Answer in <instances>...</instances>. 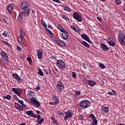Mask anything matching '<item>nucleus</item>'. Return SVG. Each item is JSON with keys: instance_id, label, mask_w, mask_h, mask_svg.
<instances>
[{"instance_id": "20", "label": "nucleus", "mask_w": 125, "mask_h": 125, "mask_svg": "<svg viewBox=\"0 0 125 125\" xmlns=\"http://www.w3.org/2000/svg\"><path fill=\"white\" fill-rule=\"evenodd\" d=\"M68 33H62L61 34V37L63 40H67L68 39V37H69V35H68Z\"/></svg>"}, {"instance_id": "9", "label": "nucleus", "mask_w": 125, "mask_h": 125, "mask_svg": "<svg viewBox=\"0 0 125 125\" xmlns=\"http://www.w3.org/2000/svg\"><path fill=\"white\" fill-rule=\"evenodd\" d=\"M1 55L3 61L5 62L7 61V60H8V57H7V54H6L5 52L2 51L1 52Z\"/></svg>"}, {"instance_id": "43", "label": "nucleus", "mask_w": 125, "mask_h": 125, "mask_svg": "<svg viewBox=\"0 0 125 125\" xmlns=\"http://www.w3.org/2000/svg\"><path fill=\"white\" fill-rule=\"evenodd\" d=\"M22 16H24V14L23 12H21V13L19 14V17H21L22 18Z\"/></svg>"}, {"instance_id": "22", "label": "nucleus", "mask_w": 125, "mask_h": 125, "mask_svg": "<svg viewBox=\"0 0 125 125\" xmlns=\"http://www.w3.org/2000/svg\"><path fill=\"white\" fill-rule=\"evenodd\" d=\"M107 42L109 44L111 45V46H115L116 43H115V42H114L113 41L111 40V38L107 39Z\"/></svg>"}, {"instance_id": "46", "label": "nucleus", "mask_w": 125, "mask_h": 125, "mask_svg": "<svg viewBox=\"0 0 125 125\" xmlns=\"http://www.w3.org/2000/svg\"><path fill=\"white\" fill-rule=\"evenodd\" d=\"M17 49L19 50V51H21V50H22V48L19 46H17Z\"/></svg>"}, {"instance_id": "25", "label": "nucleus", "mask_w": 125, "mask_h": 125, "mask_svg": "<svg viewBox=\"0 0 125 125\" xmlns=\"http://www.w3.org/2000/svg\"><path fill=\"white\" fill-rule=\"evenodd\" d=\"M18 41L19 42L21 43V44H22L24 45V43L23 42L22 38L20 36H19L18 37Z\"/></svg>"}, {"instance_id": "42", "label": "nucleus", "mask_w": 125, "mask_h": 125, "mask_svg": "<svg viewBox=\"0 0 125 125\" xmlns=\"http://www.w3.org/2000/svg\"><path fill=\"white\" fill-rule=\"evenodd\" d=\"M57 28L59 29V30H60V31H61V30H62L63 29V27H62V25H59L57 26Z\"/></svg>"}, {"instance_id": "52", "label": "nucleus", "mask_w": 125, "mask_h": 125, "mask_svg": "<svg viewBox=\"0 0 125 125\" xmlns=\"http://www.w3.org/2000/svg\"><path fill=\"white\" fill-rule=\"evenodd\" d=\"M21 35H22V36H25V32H24V31H22V29H21Z\"/></svg>"}, {"instance_id": "26", "label": "nucleus", "mask_w": 125, "mask_h": 125, "mask_svg": "<svg viewBox=\"0 0 125 125\" xmlns=\"http://www.w3.org/2000/svg\"><path fill=\"white\" fill-rule=\"evenodd\" d=\"M81 43H82V44H83V45H84L86 47H88L89 48V44H88V43H87V42H85V41H82L81 42Z\"/></svg>"}, {"instance_id": "35", "label": "nucleus", "mask_w": 125, "mask_h": 125, "mask_svg": "<svg viewBox=\"0 0 125 125\" xmlns=\"http://www.w3.org/2000/svg\"><path fill=\"white\" fill-rule=\"evenodd\" d=\"M72 77L73 78V79H76V78H77V73H76V72H73Z\"/></svg>"}, {"instance_id": "51", "label": "nucleus", "mask_w": 125, "mask_h": 125, "mask_svg": "<svg viewBox=\"0 0 125 125\" xmlns=\"http://www.w3.org/2000/svg\"><path fill=\"white\" fill-rule=\"evenodd\" d=\"M18 20L19 21H20V22H21V21H22V20H23V19L20 17H18Z\"/></svg>"}, {"instance_id": "34", "label": "nucleus", "mask_w": 125, "mask_h": 125, "mask_svg": "<svg viewBox=\"0 0 125 125\" xmlns=\"http://www.w3.org/2000/svg\"><path fill=\"white\" fill-rule=\"evenodd\" d=\"M99 67L101 68V69H105V68H106V67L105 66V65H104V64H102V63H99Z\"/></svg>"}, {"instance_id": "17", "label": "nucleus", "mask_w": 125, "mask_h": 125, "mask_svg": "<svg viewBox=\"0 0 125 125\" xmlns=\"http://www.w3.org/2000/svg\"><path fill=\"white\" fill-rule=\"evenodd\" d=\"M101 47L104 51H107V50H109V48H108L106 44L103 43L101 44Z\"/></svg>"}, {"instance_id": "61", "label": "nucleus", "mask_w": 125, "mask_h": 125, "mask_svg": "<svg viewBox=\"0 0 125 125\" xmlns=\"http://www.w3.org/2000/svg\"><path fill=\"white\" fill-rule=\"evenodd\" d=\"M51 59H56V57H54V56H52L51 57Z\"/></svg>"}, {"instance_id": "41", "label": "nucleus", "mask_w": 125, "mask_h": 125, "mask_svg": "<svg viewBox=\"0 0 125 125\" xmlns=\"http://www.w3.org/2000/svg\"><path fill=\"white\" fill-rule=\"evenodd\" d=\"M79 120H81V121H83V116L82 115H80L79 116Z\"/></svg>"}, {"instance_id": "37", "label": "nucleus", "mask_w": 125, "mask_h": 125, "mask_svg": "<svg viewBox=\"0 0 125 125\" xmlns=\"http://www.w3.org/2000/svg\"><path fill=\"white\" fill-rule=\"evenodd\" d=\"M115 2H116V4H117L118 5H119V4H121V3H122V1H121L120 0H115Z\"/></svg>"}, {"instance_id": "55", "label": "nucleus", "mask_w": 125, "mask_h": 125, "mask_svg": "<svg viewBox=\"0 0 125 125\" xmlns=\"http://www.w3.org/2000/svg\"><path fill=\"white\" fill-rule=\"evenodd\" d=\"M13 97H14V98L15 99H17V100H18L19 99H18V98L17 97V96L16 95H14V96H13Z\"/></svg>"}, {"instance_id": "59", "label": "nucleus", "mask_w": 125, "mask_h": 125, "mask_svg": "<svg viewBox=\"0 0 125 125\" xmlns=\"http://www.w3.org/2000/svg\"><path fill=\"white\" fill-rule=\"evenodd\" d=\"M37 90H40L41 89V87L40 86L36 87Z\"/></svg>"}, {"instance_id": "62", "label": "nucleus", "mask_w": 125, "mask_h": 125, "mask_svg": "<svg viewBox=\"0 0 125 125\" xmlns=\"http://www.w3.org/2000/svg\"><path fill=\"white\" fill-rule=\"evenodd\" d=\"M51 120H52V121H53V122H54V121H55V118L54 117H51Z\"/></svg>"}, {"instance_id": "47", "label": "nucleus", "mask_w": 125, "mask_h": 125, "mask_svg": "<svg viewBox=\"0 0 125 125\" xmlns=\"http://www.w3.org/2000/svg\"><path fill=\"white\" fill-rule=\"evenodd\" d=\"M75 94L77 95H81V91H77L75 92Z\"/></svg>"}, {"instance_id": "1", "label": "nucleus", "mask_w": 125, "mask_h": 125, "mask_svg": "<svg viewBox=\"0 0 125 125\" xmlns=\"http://www.w3.org/2000/svg\"><path fill=\"white\" fill-rule=\"evenodd\" d=\"M89 105H90V102L87 100H83L80 103V107H82V108H83L84 109L87 108V107H89Z\"/></svg>"}, {"instance_id": "32", "label": "nucleus", "mask_w": 125, "mask_h": 125, "mask_svg": "<svg viewBox=\"0 0 125 125\" xmlns=\"http://www.w3.org/2000/svg\"><path fill=\"white\" fill-rule=\"evenodd\" d=\"M43 122H44V119L41 118V119L38 122L37 125H41V124H42Z\"/></svg>"}, {"instance_id": "6", "label": "nucleus", "mask_w": 125, "mask_h": 125, "mask_svg": "<svg viewBox=\"0 0 125 125\" xmlns=\"http://www.w3.org/2000/svg\"><path fill=\"white\" fill-rule=\"evenodd\" d=\"M29 7V3L26 1H23L20 5V8L22 10H26Z\"/></svg>"}, {"instance_id": "63", "label": "nucleus", "mask_w": 125, "mask_h": 125, "mask_svg": "<svg viewBox=\"0 0 125 125\" xmlns=\"http://www.w3.org/2000/svg\"><path fill=\"white\" fill-rule=\"evenodd\" d=\"M48 28H50V29H52V26H51L50 25H48Z\"/></svg>"}, {"instance_id": "40", "label": "nucleus", "mask_w": 125, "mask_h": 125, "mask_svg": "<svg viewBox=\"0 0 125 125\" xmlns=\"http://www.w3.org/2000/svg\"><path fill=\"white\" fill-rule=\"evenodd\" d=\"M62 18L63 19H65V20H69V18H68L67 16H66L65 15H62Z\"/></svg>"}, {"instance_id": "10", "label": "nucleus", "mask_w": 125, "mask_h": 125, "mask_svg": "<svg viewBox=\"0 0 125 125\" xmlns=\"http://www.w3.org/2000/svg\"><path fill=\"white\" fill-rule=\"evenodd\" d=\"M56 86L57 89H59V90H63L64 89V85L62 83L58 82Z\"/></svg>"}, {"instance_id": "19", "label": "nucleus", "mask_w": 125, "mask_h": 125, "mask_svg": "<svg viewBox=\"0 0 125 125\" xmlns=\"http://www.w3.org/2000/svg\"><path fill=\"white\" fill-rule=\"evenodd\" d=\"M7 9L8 11L9 14H11V13H12V9H13V7L12 6V5H9L7 6Z\"/></svg>"}, {"instance_id": "50", "label": "nucleus", "mask_w": 125, "mask_h": 125, "mask_svg": "<svg viewBox=\"0 0 125 125\" xmlns=\"http://www.w3.org/2000/svg\"><path fill=\"white\" fill-rule=\"evenodd\" d=\"M2 35L4 37H7V32H4V33H2Z\"/></svg>"}, {"instance_id": "60", "label": "nucleus", "mask_w": 125, "mask_h": 125, "mask_svg": "<svg viewBox=\"0 0 125 125\" xmlns=\"http://www.w3.org/2000/svg\"><path fill=\"white\" fill-rule=\"evenodd\" d=\"M49 104L50 105H56V104H54V102H50Z\"/></svg>"}, {"instance_id": "39", "label": "nucleus", "mask_w": 125, "mask_h": 125, "mask_svg": "<svg viewBox=\"0 0 125 125\" xmlns=\"http://www.w3.org/2000/svg\"><path fill=\"white\" fill-rule=\"evenodd\" d=\"M61 32L62 33H63V34H68V32H67V31L65 30L63 28L61 30Z\"/></svg>"}, {"instance_id": "33", "label": "nucleus", "mask_w": 125, "mask_h": 125, "mask_svg": "<svg viewBox=\"0 0 125 125\" xmlns=\"http://www.w3.org/2000/svg\"><path fill=\"white\" fill-rule=\"evenodd\" d=\"M108 94H109V95H115V94H116V91L115 90H112V92H109L108 93Z\"/></svg>"}, {"instance_id": "48", "label": "nucleus", "mask_w": 125, "mask_h": 125, "mask_svg": "<svg viewBox=\"0 0 125 125\" xmlns=\"http://www.w3.org/2000/svg\"><path fill=\"white\" fill-rule=\"evenodd\" d=\"M18 100V103H20V104H21L22 105V104H23V103H24V102H23V101L22 100Z\"/></svg>"}, {"instance_id": "16", "label": "nucleus", "mask_w": 125, "mask_h": 125, "mask_svg": "<svg viewBox=\"0 0 125 125\" xmlns=\"http://www.w3.org/2000/svg\"><path fill=\"white\" fill-rule=\"evenodd\" d=\"M89 118L92 119L93 123L97 125V119H96V118L95 117L94 115H93V114H90Z\"/></svg>"}, {"instance_id": "44", "label": "nucleus", "mask_w": 125, "mask_h": 125, "mask_svg": "<svg viewBox=\"0 0 125 125\" xmlns=\"http://www.w3.org/2000/svg\"><path fill=\"white\" fill-rule=\"evenodd\" d=\"M71 28L72 29V30H74L75 32H77V28H76L75 26H71Z\"/></svg>"}, {"instance_id": "2", "label": "nucleus", "mask_w": 125, "mask_h": 125, "mask_svg": "<svg viewBox=\"0 0 125 125\" xmlns=\"http://www.w3.org/2000/svg\"><path fill=\"white\" fill-rule=\"evenodd\" d=\"M57 66H58L61 70H64L66 67L64 61L62 60H58L57 61Z\"/></svg>"}, {"instance_id": "24", "label": "nucleus", "mask_w": 125, "mask_h": 125, "mask_svg": "<svg viewBox=\"0 0 125 125\" xmlns=\"http://www.w3.org/2000/svg\"><path fill=\"white\" fill-rule=\"evenodd\" d=\"M38 74L40 75V76H41V77H43V72H42V70L40 69V68H38Z\"/></svg>"}, {"instance_id": "21", "label": "nucleus", "mask_w": 125, "mask_h": 125, "mask_svg": "<svg viewBox=\"0 0 125 125\" xmlns=\"http://www.w3.org/2000/svg\"><path fill=\"white\" fill-rule=\"evenodd\" d=\"M87 83L88 85H90V86H94L95 84H96V83L94 81H92L91 80H89L87 81Z\"/></svg>"}, {"instance_id": "28", "label": "nucleus", "mask_w": 125, "mask_h": 125, "mask_svg": "<svg viewBox=\"0 0 125 125\" xmlns=\"http://www.w3.org/2000/svg\"><path fill=\"white\" fill-rule=\"evenodd\" d=\"M102 110L104 111V112H105V113H108V111H109L108 107L105 106L102 108Z\"/></svg>"}, {"instance_id": "53", "label": "nucleus", "mask_w": 125, "mask_h": 125, "mask_svg": "<svg viewBox=\"0 0 125 125\" xmlns=\"http://www.w3.org/2000/svg\"><path fill=\"white\" fill-rule=\"evenodd\" d=\"M53 1H55V2H57L58 3H61V2L59 0H53Z\"/></svg>"}, {"instance_id": "58", "label": "nucleus", "mask_w": 125, "mask_h": 125, "mask_svg": "<svg viewBox=\"0 0 125 125\" xmlns=\"http://www.w3.org/2000/svg\"><path fill=\"white\" fill-rule=\"evenodd\" d=\"M54 124L55 125H58V123H57V121L56 120H55L53 121Z\"/></svg>"}, {"instance_id": "14", "label": "nucleus", "mask_w": 125, "mask_h": 125, "mask_svg": "<svg viewBox=\"0 0 125 125\" xmlns=\"http://www.w3.org/2000/svg\"><path fill=\"white\" fill-rule=\"evenodd\" d=\"M56 42L57 44H58L59 45V46H62V47H65V44L64 42L60 41L58 40H56Z\"/></svg>"}, {"instance_id": "31", "label": "nucleus", "mask_w": 125, "mask_h": 125, "mask_svg": "<svg viewBox=\"0 0 125 125\" xmlns=\"http://www.w3.org/2000/svg\"><path fill=\"white\" fill-rule=\"evenodd\" d=\"M64 9L66 11H69V12H71V9L69 7H67V6H64Z\"/></svg>"}, {"instance_id": "30", "label": "nucleus", "mask_w": 125, "mask_h": 125, "mask_svg": "<svg viewBox=\"0 0 125 125\" xmlns=\"http://www.w3.org/2000/svg\"><path fill=\"white\" fill-rule=\"evenodd\" d=\"M41 23H42V25L43 27H44V28H45V29L47 27V25H46V23H45V22H44V21L42 20Z\"/></svg>"}, {"instance_id": "7", "label": "nucleus", "mask_w": 125, "mask_h": 125, "mask_svg": "<svg viewBox=\"0 0 125 125\" xmlns=\"http://www.w3.org/2000/svg\"><path fill=\"white\" fill-rule=\"evenodd\" d=\"M12 91L15 93V94H17L18 96L20 97V95H21V93H22V89L20 88H13L12 89Z\"/></svg>"}, {"instance_id": "5", "label": "nucleus", "mask_w": 125, "mask_h": 125, "mask_svg": "<svg viewBox=\"0 0 125 125\" xmlns=\"http://www.w3.org/2000/svg\"><path fill=\"white\" fill-rule=\"evenodd\" d=\"M29 100L30 101H31L32 104H33V105H35L36 107H40V106H41V104H40L39 101H38V100L36 99V98L31 97L30 98Z\"/></svg>"}, {"instance_id": "36", "label": "nucleus", "mask_w": 125, "mask_h": 125, "mask_svg": "<svg viewBox=\"0 0 125 125\" xmlns=\"http://www.w3.org/2000/svg\"><path fill=\"white\" fill-rule=\"evenodd\" d=\"M26 59L28 61L29 64L31 65V64H32V59L30 57H27Z\"/></svg>"}, {"instance_id": "38", "label": "nucleus", "mask_w": 125, "mask_h": 125, "mask_svg": "<svg viewBox=\"0 0 125 125\" xmlns=\"http://www.w3.org/2000/svg\"><path fill=\"white\" fill-rule=\"evenodd\" d=\"M31 118H38V115L35 114V113L32 112V114L31 115Z\"/></svg>"}, {"instance_id": "8", "label": "nucleus", "mask_w": 125, "mask_h": 125, "mask_svg": "<svg viewBox=\"0 0 125 125\" xmlns=\"http://www.w3.org/2000/svg\"><path fill=\"white\" fill-rule=\"evenodd\" d=\"M65 116L64 117V120H68V118H72L73 117V113L70 111L68 110L66 112H65Z\"/></svg>"}, {"instance_id": "27", "label": "nucleus", "mask_w": 125, "mask_h": 125, "mask_svg": "<svg viewBox=\"0 0 125 125\" xmlns=\"http://www.w3.org/2000/svg\"><path fill=\"white\" fill-rule=\"evenodd\" d=\"M26 115H28V116H32V114H33V110H29L25 112Z\"/></svg>"}, {"instance_id": "23", "label": "nucleus", "mask_w": 125, "mask_h": 125, "mask_svg": "<svg viewBox=\"0 0 125 125\" xmlns=\"http://www.w3.org/2000/svg\"><path fill=\"white\" fill-rule=\"evenodd\" d=\"M37 53L38 59H42V52L37 50Z\"/></svg>"}, {"instance_id": "18", "label": "nucleus", "mask_w": 125, "mask_h": 125, "mask_svg": "<svg viewBox=\"0 0 125 125\" xmlns=\"http://www.w3.org/2000/svg\"><path fill=\"white\" fill-rule=\"evenodd\" d=\"M30 9H27L26 10L22 11V12L23 13V16H24V17H28L29 16V14H30Z\"/></svg>"}, {"instance_id": "11", "label": "nucleus", "mask_w": 125, "mask_h": 125, "mask_svg": "<svg viewBox=\"0 0 125 125\" xmlns=\"http://www.w3.org/2000/svg\"><path fill=\"white\" fill-rule=\"evenodd\" d=\"M81 38H82V39H83V40H85V41H86V42H89L90 43H91V42L89 40V38H88V36L86 34H82Z\"/></svg>"}, {"instance_id": "15", "label": "nucleus", "mask_w": 125, "mask_h": 125, "mask_svg": "<svg viewBox=\"0 0 125 125\" xmlns=\"http://www.w3.org/2000/svg\"><path fill=\"white\" fill-rule=\"evenodd\" d=\"M52 98L54 101V104L57 105L59 103V97L57 96H53Z\"/></svg>"}, {"instance_id": "54", "label": "nucleus", "mask_w": 125, "mask_h": 125, "mask_svg": "<svg viewBox=\"0 0 125 125\" xmlns=\"http://www.w3.org/2000/svg\"><path fill=\"white\" fill-rule=\"evenodd\" d=\"M58 115H64V113L63 112H58Z\"/></svg>"}, {"instance_id": "12", "label": "nucleus", "mask_w": 125, "mask_h": 125, "mask_svg": "<svg viewBox=\"0 0 125 125\" xmlns=\"http://www.w3.org/2000/svg\"><path fill=\"white\" fill-rule=\"evenodd\" d=\"M15 107L17 110H19V111H23V107H22V106L19 104L18 103H15Z\"/></svg>"}, {"instance_id": "57", "label": "nucleus", "mask_w": 125, "mask_h": 125, "mask_svg": "<svg viewBox=\"0 0 125 125\" xmlns=\"http://www.w3.org/2000/svg\"><path fill=\"white\" fill-rule=\"evenodd\" d=\"M37 119L38 120H41V116L40 115V114L38 115Z\"/></svg>"}, {"instance_id": "56", "label": "nucleus", "mask_w": 125, "mask_h": 125, "mask_svg": "<svg viewBox=\"0 0 125 125\" xmlns=\"http://www.w3.org/2000/svg\"><path fill=\"white\" fill-rule=\"evenodd\" d=\"M4 44H6V45H8V46H9V45H10L8 42H4Z\"/></svg>"}, {"instance_id": "64", "label": "nucleus", "mask_w": 125, "mask_h": 125, "mask_svg": "<svg viewBox=\"0 0 125 125\" xmlns=\"http://www.w3.org/2000/svg\"><path fill=\"white\" fill-rule=\"evenodd\" d=\"M91 125H97L96 123H94V122H93L92 124H90Z\"/></svg>"}, {"instance_id": "4", "label": "nucleus", "mask_w": 125, "mask_h": 125, "mask_svg": "<svg viewBox=\"0 0 125 125\" xmlns=\"http://www.w3.org/2000/svg\"><path fill=\"white\" fill-rule=\"evenodd\" d=\"M73 17L74 19L78 21L79 22H82L83 21V19H82V17H81V15L79 14L78 12H75L73 14Z\"/></svg>"}, {"instance_id": "13", "label": "nucleus", "mask_w": 125, "mask_h": 125, "mask_svg": "<svg viewBox=\"0 0 125 125\" xmlns=\"http://www.w3.org/2000/svg\"><path fill=\"white\" fill-rule=\"evenodd\" d=\"M13 78H14L15 80H17V81L18 82V83H21L22 82V80H21V78L18 76V74H13Z\"/></svg>"}, {"instance_id": "3", "label": "nucleus", "mask_w": 125, "mask_h": 125, "mask_svg": "<svg viewBox=\"0 0 125 125\" xmlns=\"http://www.w3.org/2000/svg\"><path fill=\"white\" fill-rule=\"evenodd\" d=\"M118 40L121 44L125 45V35L120 34L118 36Z\"/></svg>"}, {"instance_id": "29", "label": "nucleus", "mask_w": 125, "mask_h": 125, "mask_svg": "<svg viewBox=\"0 0 125 125\" xmlns=\"http://www.w3.org/2000/svg\"><path fill=\"white\" fill-rule=\"evenodd\" d=\"M45 31L47 33H48V34H49V35H51L52 36H54L53 33H52V32H51V31L49 30V29H47V28H45Z\"/></svg>"}, {"instance_id": "45", "label": "nucleus", "mask_w": 125, "mask_h": 125, "mask_svg": "<svg viewBox=\"0 0 125 125\" xmlns=\"http://www.w3.org/2000/svg\"><path fill=\"white\" fill-rule=\"evenodd\" d=\"M6 99H7L8 100H10V99H11V96H10V95H7L6 96Z\"/></svg>"}, {"instance_id": "49", "label": "nucleus", "mask_w": 125, "mask_h": 125, "mask_svg": "<svg viewBox=\"0 0 125 125\" xmlns=\"http://www.w3.org/2000/svg\"><path fill=\"white\" fill-rule=\"evenodd\" d=\"M97 20L98 21H99V22H100V23H102V19L99 17H97Z\"/></svg>"}]
</instances>
